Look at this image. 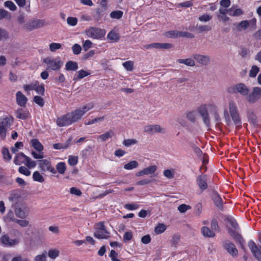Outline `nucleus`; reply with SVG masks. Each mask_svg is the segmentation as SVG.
I'll list each match as a JSON object with an SVG mask.
<instances>
[{
  "label": "nucleus",
  "instance_id": "obj_61",
  "mask_svg": "<svg viewBox=\"0 0 261 261\" xmlns=\"http://www.w3.org/2000/svg\"><path fill=\"white\" fill-rule=\"evenodd\" d=\"M191 208V207L189 205H187L186 204H182L180 205L178 208L177 210L181 213H184L188 210Z\"/></svg>",
  "mask_w": 261,
  "mask_h": 261
},
{
  "label": "nucleus",
  "instance_id": "obj_50",
  "mask_svg": "<svg viewBox=\"0 0 261 261\" xmlns=\"http://www.w3.org/2000/svg\"><path fill=\"white\" fill-rule=\"evenodd\" d=\"M49 47L51 51L55 52L57 49L61 48L62 45L59 43H51L49 44Z\"/></svg>",
  "mask_w": 261,
  "mask_h": 261
},
{
  "label": "nucleus",
  "instance_id": "obj_24",
  "mask_svg": "<svg viewBox=\"0 0 261 261\" xmlns=\"http://www.w3.org/2000/svg\"><path fill=\"white\" fill-rule=\"evenodd\" d=\"M27 157L28 156L25 155L23 153L20 152L15 156L14 159V163L17 165H19L21 164H24Z\"/></svg>",
  "mask_w": 261,
  "mask_h": 261
},
{
  "label": "nucleus",
  "instance_id": "obj_44",
  "mask_svg": "<svg viewBox=\"0 0 261 261\" xmlns=\"http://www.w3.org/2000/svg\"><path fill=\"white\" fill-rule=\"evenodd\" d=\"M4 18L10 20L11 18V14L4 9H0V20Z\"/></svg>",
  "mask_w": 261,
  "mask_h": 261
},
{
  "label": "nucleus",
  "instance_id": "obj_33",
  "mask_svg": "<svg viewBox=\"0 0 261 261\" xmlns=\"http://www.w3.org/2000/svg\"><path fill=\"white\" fill-rule=\"evenodd\" d=\"M186 118L192 123H195L196 119V113L194 111L187 112L186 114Z\"/></svg>",
  "mask_w": 261,
  "mask_h": 261
},
{
  "label": "nucleus",
  "instance_id": "obj_27",
  "mask_svg": "<svg viewBox=\"0 0 261 261\" xmlns=\"http://www.w3.org/2000/svg\"><path fill=\"white\" fill-rule=\"evenodd\" d=\"M78 69V64L76 62L69 61L66 63L65 69L67 71H75Z\"/></svg>",
  "mask_w": 261,
  "mask_h": 261
},
{
  "label": "nucleus",
  "instance_id": "obj_53",
  "mask_svg": "<svg viewBox=\"0 0 261 261\" xmlns=\"http://www.w3.org/2000/svg\"><path fill=\"white\" fill-rule=\"evenodd\" d=\"M259 70V68L256 66H253L249 71V76L252 77L256 76Z\"/></svg>",
  "mask_w": 261,
  "mask_h": 261
},
{
  "label": "nucleus",
  "instance_id": "obj_8",
  "mask_svg": "<svg viewBox=\"0 0 261 261\" xmlns=\"http://www.w3.org/2000/svg\"><path fill=\"white\" fill-rule=\"evenodd\" d=\"M228 108L234 123L237 125L240 124L241 123V120L236 102L233 100H230L228 102Z\"/></svg>",
  "mask_w": 261,
  "mask_h": 261
},
{
  "label": "nucleus",
  "instance_id": "obj_49",
  "mask_svg": "<svg viewBox=\"0 0 261 261\" xmlns=\"http://www.w3.org/2000/svg\"><path fill=\"white\" fill-rule=\"evenodd\" d=\"M2 154L5 160L7 161H10L11 160V155L7 148H3L2 149Z\"/></svg>",
  "mask_w": 261,
  "mask_h": 261
},
{
  "label": "nucleus",
  "instance_id": "obj_46",
  "mask_svg": "<svg viewBox=\"0 0 261 261\" xmlns=\"http://www.w3.org/2000/svg\"><path fill=\"white\" fill-rule=\"evenodd\" d=\"M15 213L17 217L21 219H24L27 217L25 212L24 211L21 210L20 208H16Z\"/></svg>",
  "mask_w": 261,
  "mask_h": 261
},
{
  "label": "nucleus",
  "instance_id": "obj_36",
  "mask_svg": "<svg viewBox=\"0 0 261 261\" xmlns=\"http://www.w3.org/2000/svg\"><path fill=\"white\" fill-rule=\"evenodd\" d=\"M178 62L179 63L184 64L187 66H194L195 65V62L194 60L191 59V58H188L186 59H178Z\"/></svg>",
  "mask_w": 261,
  "mask_h": 261
},
{
  "label": "nucleus",
  "instance_id": "obj_38",
  "mask_svg": "<svg viewBox=\"0 0 261 261\" xmlns=\"http://www.w3.org/2000/svg\"><path fill=\"white\" fill-rule=\"evenodd\" d=\"M138 163L137 161H133L125 164L124 166V168L126 170H132L138 167Z\"/></svg>",
  "mask_w": 261,
  "mask_h": 261
},
{
  "label": "nucleus",
  "instance_id": "obj_23",
  "mask_svg": "<svg viewBox=\"0 0 261 261\" xmlns=\"http://www.w3.org/2000/svg\"><path fill=\"white\" fill-rule=\"evenodd\" d=\"M16 115L17 118L24 120L29 117L30 113L27 109L21 108L16 111Z\"/></svg>",
  "mask_w": 261,
  "mask_h": 261
},
{
  "label": "nucleus",
  "instance_id": "obj_34",
  "mask_svg": "<svg viewBox=\"0 0 261 261\" xmlns=\"http://www.w3.org/2000/svg\"><path fill=\"white\" fill-rule=\"evenodd\" d=\"M108 38L113 42H117L119 39V35L113 31H110L107 36Z\"/></svg>",
  "mask_w": 261,
  "mask_h": 261
},
{
  "label": "nucleus",
  "instance_id": "obj_30",
  "mask_svg": "<svg viewBox=\"0 0 261 261\" xmlns=\"http://www.w3.org/2000/svg\"><path fill=\"white\" fill-rule=\"evenodd\" d=\"M36 81H34L29 84L24 85L23 86V88L27 94H30L31 91L35 90V86H36Z\"/></svg>",
  "mask_w": 261,
  "mask_h": 261
},
{
  "label": "nucleus",
  "instance_id": "obj_11",
  "mask_svg": "<svg viewBox=\"0 0 261 261\" xmlns=\"http://www.w3.org/2000/svg\"><path fill=\"white\" fill-rule=\"evenodd\" d=\"M259 241L261 244V235L259 237ZM248 245L255 257L259 261H261V247L258 248L255 243L251 240L249 241Z\"/></svg>",
  "mask_w": 261,
  "mask_h": 261
},
{
  "label": "nucleus",
  "instance_id": "obj_63",
  "mask_svg": "<svg viewBox=\"0 0 261 261\" xmlns=\"http://www.w3.org/2000/svg\"><path fill=\"white\" fill-rule=\"evenodd\" d=\"M122 65L127 71H132L133 69V63L130 61L125 62Z\"/></svg>",
  "mask_w": 261,
  "mask_h": 261
},
{
  "label": "nucleus",
  "instance_id": "obj_39",
  "mask_svg": "<svg viewBox=\"0 0 261 261\" xmlns=\"http://www.w3.org/2000/svg\"><path fill=\"white\" fill-rule=\"evenodd\" d=\"M105 119V116H100L95 118L92 120H89L85 122V124L86 125H91L96 123H99L103 121Z\"/></svg>",
  "mask_w": 261,
  "mask_h": 261
},
{
  "label": "nucleus",
  "instance_id": "obj_43",
  "mask_svg": "<svg viewBox=\"0 0 261 261\" xmlns=\"http://www.w3.org/2000/svg\"><path fill=\"white\" fill-rule=\"evenodd\" d=\"M123 12L120 10L114 11L110 13V17L113 19H119L123 16Z\"/></svg>",
  "mask_w": 261,
  "mask_h": 261
},
{
  "label": "nucleus",
  "instance_id": "obj_59",
  "mask_svg": "<svg viewBox=\"0 0 261 261\" xmlns=\"http://www.w3.org/2000/svg\"><path fill=\"white\" fill-rule=\"evenodd\" d=\"M139 205L136 203H127L124 205V208L129 211H133L137 209Z\"/></svg>",
  "mask_w": 261,
  "mask_h": 261
},
{
  "label": "nucleus",
  "instance_id": "obj_26",
  "mask_svg": "<svg viewBox=\"0 0 261 261\" xmlns=\"http://www.w3.org/2000/svg\"><path fill=\"white\" fill-rule=\"evenodd\" d=\"M90 74V73L88 71L84 70H80L78 72H77L74 75L73 80L78 81Z\"/></svg>",
  "mask_w": 261,
  "mask_h": 261
},
{
  "label": "nucleus",
  "instance_id": "obj_14",
  "mask_svg": "<svg viewBox=\"0 0 261 261\" xmlns=\"http://www.w3.org/2000/svg\"><path fill=\"white\" fill-rule=\"evenodd\" d=\"M56 123L59 127L68 126L72 123L69 113L58 118Z\"/></svg>",
  "mask_w": 261,
  "mask_h": 261
},
{
  "label": "nucleus",
  "instance_id": "obj_1",
  "mask_svg": "<svg viewBox=\"0 0 261 261\" xmlns=\"http://www.w3.org/2000/svg\"><path fill=\"white\" fill-rule=\"evenodd\" d=\"M215 103H203L197 108V111L202 117L203 123L207 127L210 126V117L208 112L211 113L215 108Z\"/></svg>",
  "mask_w": 261,
  "mask_h": 261
},
{
  "label": "nucleus",
  "instance_id": "obj_54",
  "mask_svg": "<svg viewBox=\"0 0 261 261\" xmlns=\"http://www.w3.org/2000/svg\"><path fill=\"white\" fill-rule=\"evenodd\" d=\"M137 143V141L134 139H125L123 142V144L125 146H130Z\"/></svg>",
  "mask_w": 261,
  "mask_h": 261
},
{
  "label": "nucleus",
  "instance_id": "obj_47",
  "mask_svg": "<svg viewBox=\"0 0 261 261\" xmlns=\"http://www.w3.org/2000/svg\"><path fill=\"white\" fill-rule=\"evenodd\" d=\"M174 174V171L173 169H166L163 172V175L164 176L168 179H171L173 178Z\"/></svg>",
  "mask_w": 261,
  "mask_h": 261
},
{
  "label": "nucleus",
  "instance_id": "obj_51",
  "mask_svg": "<svg viewBox=\"0 0 261 261\" xmlns=\"http://www.w3.org/2000/svg\"><path fill=\"white\" fill-rule=\"evenodd\" d=\"M68 163L70 166H74L78 163V158L76 156L70 155L68 158Z\"/></svg>",
  "mask_w": 261,
  "mask_h": 261
},
{
  "label": "nucleus",
  "instance_id": "obj_20",
  "mask_svg": "<svg viewBox=\"0 0 261 261\" xmlns=\"http://www.w3.org/2000/svg\"><path fill=\"white\" fill-rule=\"evenodd\" d=\"M228 14L231 16L237 17L244 14V11L237 6L233 5L228 9Z\"/></svg>",
  "mask_w": 261,
  "mask_h": 261
},
{
  "label": "nucleus",
  "instance_id": "obj_64",
  "mask_svg": "<svg viewBox=\"0 0 261 261\" xmlns=\"http://www.w3.org/2000/svg\"><path fill=\"white\" fill-rule=\"evenodd\" d=\"M81 47L78 44H74L72 47V50L74 55H79L81 52Z\"/></svg>",
  "mask_w": 261,
  "mask_h": 261
},
{
  "label": "nucleus",
  "instance_id": "obj_62",
  "mask_svg": "<svg viewBox=\"0 0 261 261\" xmlns=\"http://www.w3.org/2000/svg\"><path fill=\"white\" fill-rule=\"evenodd\" d=\"M18 171L25 176H29L31 174V171L24 166L20 167Z\"/></svg>",
  "mask_w": 261,
  "mask_h": 261
},
{
  "label": "nucleus",
  "instance_id": "obj_13",
  "mask_svg": "<svg viewBox=\"0 0 261 261\" xmlns=\"http://www.w3.org/2000/svg\"><path fill=\"white\" fill-rule=\"evenodd\" d=\"M39 167L43 172L49 171L53 174L56 173V170L51 166V162L49 160H41L39 161Z\"/></svg>",
  "mask_w": 261,
  "mask_h": 261
},
{
  "label": "nucleus",
  "instance_id": "obj_29",
  "mask_svg": "<svg viewBox=\"0 0 261 261\" xmlns=\"http://www.w3.org/2000/svg\"><path fill=\"white\" fill-rule=\"evenodd\" d=\"M114 135V132L110 130L102 135L97 137L98 140H100L102 141H105L107 140L112 138Z\"/></svg>",
  "mask_w": 261,
  "mask_h": 261
},
{
  "label": "nucleus",
  "instance_id": "obj_35",
  "mask_svg": "<svg viewBox=\"0 0 261 261\" xmlns=\"http://www.w3.org/2000/svg\"><path fill=\"white\" fill-rule=\"evenodd\" d=\"M60 254V251L57 249H51L48 251V256L51 259H55L57 257L59 256Z\"/></svg>",
  "mask_w": 261,
  "mask_h": 261
},
{
  "label": "nucleus",
  "instance_id": "obj_42",
  "mask_svg": "<svg viewBox=\"0 0 261 261\" xmlns=\"http://www.w3.org/2000/svg\"><path fill=\"white\" fill-rule=\"evenodd\" d=\"M56 168L59 173L63 174L66 171V164L64 162H60L57 165Z\"/></svg>",
  "mask_w": 261,
  "mask_h": 261
},
{
  "label": "nucleus",
  "instance_id": "obj_60",
  "mask_svg": "<svg viewBox=\"0 0 261 261\" xmlns=\"http://www.w3.org/2000/svg\"><path fill=\"white\" fill-rule=\"evenodd\" d=\"M67 22L69 25L73 27L77 24V19L74 17H68L67 19Z\"/></svg>",
  "mask_w": 261,
  "mask_h": 261
},
{
  "label": "nucleus",
  "instance_id": "obj_25",
  "mask_svg": "<svg viewBox=\"0 0 261 261\" xmlns=\"http://www.w3.org/2000/svg\"><path fill=\"white\" fill-rule=\"evenodd\" d=\"M201 233L204 237L207 238H212L215 236V233L213 230L205 226L201 228Z\"/></svg>",
  "mask_w": 261,
  "mask_h": 261
},
{
  "label": "nucleus",
  "instance_id": "obj_21",
  "mask_svg": "<svg viewBox=\"0 0 261 261\" xmlns=\"http://www.w3.org/2000/svg\"><path fill=\"white\" fill-rule=\"evenodd\" d=\"M16 96L17 103L20 107H25L28 101L27 97L21 91H18Z\"/></svg>",
  "mask_w": 261,
  "mask_h": 261
},
{
  "label": "nucleus",
  "instance_id": "obj_18",
  "mask_svg": "<svg viewBox=\"0 0 261 261\" xmlns=\"http://www.w3.org/2000/svg\"><path fill=\"white\" fill-rule=\"evenodd\" d=\"M196 182L201 190H205L207 187V178L205 175H200L197 176Z\"/></svg>",
  "mask_w": 261,
  "mask_h": 261
},
{
  "label": "nucleus",
  "instance_id": "obj_19",
  "mask_svg": "<svg viewBox=\"0 0 261 261\" xmlns=\"http://www.w3.org/2000/svg\"><path fill=\"white\" fill-rule=\"evenodd\" d=\"M44 22L40 20H36L30 22L26 25V29L29 31L33 29H38L43 27Z\"/></svg>",
  "mask_w": 261,
  "mask_h": 261
},
{
  "label": "nucleus",
  "instance_id": "obj_2",
  "mask_svg": "<svg viewBox=\"0 0 261 261\" xmlns=\"http://www.w3.org/2000/svg\"><path fill=\"white\" fill-rule=\"evenodd\" d=\"M93 107L94 104L92 102H89L69 113L72 123L81 119L87 112L93 109Z\"/></svg>",
  "mask_w": 261,
  "mask_h": 261
},
{
  "label": "nucleus",
  "instance_id": "obj_48",
  "mask_svg": "<svg viewBox=\"0 0 261 261\" xmlns=\"http://www.w3.org/2000/svg\"><path fill=\"white\" fill-rule=\"evenodd\" d=\"M166 36L168 38H178L180 37L179 32L175 31H171L166 32Z\"/></svg>",
  "mask_w": 261,
  "mask_h": 261
},
{
  "label": "nucleus",
  "instance_id": "obj_17",
  "mask_svg": "<svg viewBox=\"0 0 261 261\" xmlns=\"http://www.w3.org/2000/svg\"><path fill=\"white\" fill-rule=\"evenodd\" d=\"M193 58L198 63L206 65L210 63V58L208 56L200 55V54H195L193 55Z\"/></svg>",
  "mask_w": 261,
  "mask_h": 261
},
{
  "label": "nucleus",
  "instance_id": "obj_28",
  "mask_svg": "<svg viewBox=\"0 0 261 261\" xmlns=\"http://www.w3.org/2000/svg\"><path fill=\"white\" fill-rule=\"evenodd\" d=\"M71 139H69L64 143H56L53 145V147L55 149H67L70 145Z\"/></svg>",
  "mask_w": 261,
  "mask_h": 261
},
{
  "label": "nucleus",
  "instance_id": "obj_4",
  "mask_svg": "<svg viewBox=\"0 0 261 261\" xmlns=\"http://www.w3.org/2000/svg\"><path fill=\"white\" fill-rule=\"evenodd\" d=\"M227 91L230 94L240 93L242 96H247L249 89L244 84L238 83L227 88Z\"/></svg>",
  "mask_w": 261,
  "mask_h": 261
},
{
  "label": "nucleus",
  "instance_id": "obj_3",
  "mask_svg": "<svg viewBox=\"0 0 261 261\" xmlns=\"http://www.w3.org/2000/svg\"><path fill=\"white\" fill-rule=\"evenodd\" d=\"M105 29L96 27H90L85 30V34L89 38L94 39H101L106 34Z\"/></svg>",
  "mask_w": 261,
  "mask_h": 261
},
{
  "label": "nucleus",
  "instance_id": "obj_41",
  "mask_svg": "<svg viewBox=\"0 0 261 261\" xmlns=\"http://www.w3.org/2000/svg\"><path fill=\"white\" fill-rule=\"evenodd\" d=\"M12 122V120L11 118L6 117L3 119L1 122L0 125H3V126L7 130V128L11 126Z\"/></svg>",
  "mask_w": 261,
  "mask_h": 261
},
{
  "label": "nucleus",
  "instance_id": "obj_57",
  "mask_svg": "<svg viewBox=\"0 0 261 261\" xmlns=\"http://www.w3.org/2000/svg\"><path fill=\"white\" fill-rule=\"evenodd\" d=\"M4 5L6 7L9 8L11 11H15L17 8L14 3L13 2L10 1L5 2Z\"/></svg>",
  "mask_w": 261,
  "mask_h": 261
},
{
  "label": "nucleus",
  "instance_id": "obj_5",
  "mask_svg": "<svg viewBox=\"0 0 261 261\" xmlns=\"http://www.w3.org/2000/svg\"><path fill=\"white\" fill-rule=\"evenodd\" d=\"M43 62L46 64L47 69L52 70H59L63 65L60 57L56 58L47 57L43 60Z\"/></svg>",
  "mask_w": 261,
  "mask_h": 261
},
{
  "label": "nucleus",
  "instance_id": "obj_16",
  "mask_svg": "<svg viewBox=\"0 0 261 261\" xmlns=\"http://www.w3.org/2000/svg\"><path fill=\"white\" fill-rule=\"evenodd\" d=\"M249 21L243 20L234 25L232 30L235 32H241L246 30L249 25Z\"/></svg>",
  "mask_w": 261,
  "mask_h": 261
},
{
  "label": "nucleus",
  "instance_id": "obj_45",
  "mask_svg": "<svg viewBox=\"0 0 261 261\" xmlns=\"http://www.w3.org/2000/svg\"><path fill=\"white\" fill-rule=\"evenodd\" d=\"M36 86L35 87V91L37 93L40 95H43L44 92V88L43 85H39V82L36 81Z\"/></svg>",
  "mask_w": 261,
  "mask_h": 261
},
{
  "label": "nucleus",
  "instance_id": "obj_40",
  "mask_svg": "<svg viewBox=\"0 0 261 261\" xmlns=\"http://www.w3.org/2000/svg\"><path fill=\"white\" fill-rule=\"evenodd\" d=\"M33 178L34 181L39 182H43L44 180V177L38 171H35L33 173Z\"/></svg>",
  "mask_w": 261,
  "mask_h": 261
},
{
  "label": "nucleus",
  "instance_id": "obj_12",
  "mask_svg": "<svg viewBox=\"0 0 261 261\" xmlns=\"http://www.w3.org/2000/svg\"><path fill=\"white\" fill-rule=\"evenodd\" d=\"M144 132L152 135L155 133H164L165 129L159 124L148 125L144 128Z\"/></svg>",
  "mask_w": 261,
  "mask_h": 261
},
{
  "label": "nucleus",
  "instance_id": "obj_37",
  "mask_svg": "<svg viewBox=\"0 0 261 261\" xmlns=\"http://www.w3.org/2000/svg\"><path fill=\"white\" fill-rule=\"evenodd\" d=\"M212 198L217 206L220 207L222 206V201L221 198L217 193H213L212 195Z\"/></svg>",
  "mask_w": 261,
  "mask_h": 261
},
{
  "label": "nucleus",
  "instance_id": "obj_9",
  "mask_svg": "<svg viewBox=\"0 0 261 261\" xmlns=\"http://www.w3.org/2000/svg\"><path fill=\"white\" fill-rule=\"evenodd\" d=\"M19 243L20 239H11L8 234L2 235L0 238V244L4 247H14L18 245Z\"/></svg>",
  "mask_w": 261,
  "mask_h": 261
},
{
  "label": "nucleus",
  "instance_id": "obj_31",
  "mask_svg": "<svg viewBox=\"0 0 261 261\" xmlns=\"http://www.w3.org/2000/svg\"><path fill=\"white\" fill-rule=\"evenodd\" d=\"M167 229V226L163 223H158L154 228V232L157 234L163 233Z\"/></svg>",
  "mask_w": 261,
  "mask_h": 261
},
{
  "label": "nucleus",
  "instance_id": "obj_7",
  "mask_svg": "<svg viewBox=\"0 0 261 261\" xmlns=\"http://www.w3.org/2000/svg\"><path fill=\"white\" fill-rule=\"evenodd\" d=\"M31 143L32 146L38 152L37 153L36 152L33 151L31 153L35 159H41L44 157L43 152H42L43 150V146L41 144V143L36 139H34L31 140Z\"/></svg>",
  "mask_w": 261,
  "mask_h": 261
},
{
  "label": "nucleus",
  "instance_id": "obj_58",
  "mask_svg": "<svg viewBox=\"0 0 261 261\" xmlns=\"http://www.w3.org/2000/svg\"><path fill=\"white\" fill-rule=\"evenodd\" d=\"M23 146V143L20 142H17L15 143L14 146L12 147L11 148V151L13 153H15L17 152L19 149Z\"/></svg>",
  "mask_w": 261,
  "mask_h": 261
},
{
  "label": "nucleus",
  "instance_id": "obj_56",
  "mask_svg": "<svg viewBox=\"0 0 261 261\" xmlns=\"http://www.w3.org/2000/svg\"><path fill=\"white\" fill-rule=\"evenodd\" d=\"M26 162L24 164L27 166V167L30 169L34 168L36 165V162L32 160L29 157H27V159H26Z\"/></svg>",
  "mask_w": 261,
  "mask_h": 261
},
{
  "label": "nucleus",
  "instance_id": "obj_15",
  "mask_svg": "<svg viewBox=\"0 0 261 261\" xmlns=\"http://www.w3.org/2000/svg\"><path fill=\"white\" fill-rule=\"evenodd\" d=\"M157 168L156 165H152L137 172L136 175L137 176H141L143 175H151L156 172Z\"/></svg>",
  "mask_w": 261,
  "mask_h": 261
},
{
  "label": "nucleus",
  "instance_id": "obj_55",
  "mask_svg": "<svg viewBox=\"0 0 261 261\" xmlns=\"http://www.w3.org/2000/svg\"><path fill=\"white\" fill-rule=\"evenodd\" d=\"M93 43L89 40H86L83 42V48L86 51L92 47Z\"/></svg>",
  "mask_w": 261,
  "mask_h": 261
},
{
  "label": "nucleus",
  "instance_id": "obj_10",
  "mask_svg": "<svg viewBox=\"0 0 261 261\" xmlns=\"http://www.w3.org/2000/svg\"><path fill=\"white\" fill-rule=\"evenodd\" d=\"M247 99L250 103H254L261 98V88L258 87H254L251 93L248 94Z\"/></svg>",
  "mask_w": 261,
  "mask_h": 261
},
{
  "label": "nucleus",
  "instance_id": "obj_6",
  "mask_svg": "<svg viewBox=\"0 0 261 261\" xmlns=\"http://www.w3.org/2000/svg\"><path fill=\"white\" fill-rule=\"evenodd\" d=\"M110 233L106 229L104 223L100 222L95 225L94 236L98 239H107L109 238Z\"/></svg>",
  "mask_w": 261,
  "mask_h": 261
},
{
  "label": "nucleus",
  "instance_id": "obj_22",
  "mask_svg": "<svg viewBox=\"0 0 261 261\" xmlns=\"http://www.w3.org/2000/svg\"><path fill=\"white\" fill-rule=\"evenodd\" d=\"M224 247L228 252L232 256H237L238 250L234 245L229 241H226L224 243Z\"/></svg>",
  "mask_w": 261,
  "mask_h": 261
},
{
  "label": "nucleus",
  "instance_id": "obj_32",
  "mask_svg": "<svg viewBox=\"0 0 261 261\" xmlns=\"http://www.w3.org/2000/svg\"><path fill=\"white\" fill-rule=\"evenodd\" d=\"M211 113L212 114L214 119H215L216 122L218 123L220 121L221 117L218 113V107L216 104H215V108L213 109V110L212 111Z\"/></svg>",
  "mask_w": 261,
  "mask_h": 261
},
{
  "label": "nucleus",
  "instance_id": "obj_52",
  "mask_svg": "<svg viewBox=\"0 0 261 261\" xmlns=\"http://www.w3.org/2000/svg\"><path fill=\"white\" fill-rule=\"evenodd\" d=\"M15 222L22 227H27L29 225V221L25 219H16Z\"/></svg>",
  "mask_w": 261,
  "mask_h": 261
}]
</instances>
